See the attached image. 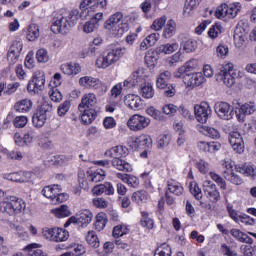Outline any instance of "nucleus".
<instances>
[{
    "label": "nucleus",
    "instance_id": "39448f33",
    "mask_svg": "<svg viewBox=\"0 0 256 256\" xmlns=\"http://www.w3.org/2000/svg\"><path fill=\"white\" fill-rule=\"evenodd\" d=\"M235 66L231 62H224L220 64L217 69V81H222L226 87H233L235 85Z\"/></svg>",
    "mask_w": 256,
    "mask_h": 256
},
{
    "label": "nucleus",
    "instance_id": "7ed1b4c3",
    "mask_svg": "<svg viewBox=\"0 0 256 256\" xmlns=\"http://www.w3.org/2000/svg\"><path fill=\"white\" fill-rule=\"evenodd\" d=\"M25 207V201L15 196L6 197L0 202V212L7 213L8 215L21 213Z\"/></svg>",
    "mask_w": 256,
    "mask_h": 256
},
{
    "label": "nucleus",
    "instance_id": "bb28decb",
    "mask_svg": "<svg viewBox=\"0 0 256 256\" xmlns=\"http://www.w3.org/2000/svg\"><path fill=\"white\" fill-rule=\"evenodd\" d=\"M60 70L68 77H75L81 73V64L77 62L64 63L60 66Z\"/></svg>",
    "mask_w": 256,
    "mask_h": 256
},
{
    "label": "nucleus",
    "instance_id": "8fccbe9b",
    "mask_svg": "<svg viewBox=\"0 0 256 256\" xmlns=\"http://www.w3.org/2000/svg\"><path fill=\"white\" fill-rule=\"evenodd\" d=\"M89 177H87V172L85 173L83 170H80L78 172V183L79 188L84 189V191H87L89 189Z\"/></svg>",
    "mask_w": 256,
    "mask_h": 256
},
{
    "label": "nucleus",
    "instance_id": "de8ad7c7",
    "mask_svg": "<svg viewBox=\"0 0 256 256\" xmlns=\"http://www.w3.org/2000/svg\"><path fill=\"white\" fill-rule=\"evenodd\" d=\"M86 243L93 247L94 249H97L100 245L99 237L97 236V233L95 231H88L86 234Z\"/></svg>",
    "mask_w": 256,
    "mask_h": 256
},
{
    "label": "nucleus",
    "instance_id": "c756f323",
    "mask_svg": "<svg viewBox=\"0 0 256 256\" xmlns=\"http://www.w3.org/2000/svg\"><path fill=\"white\" fill-rule=\"evenodd\" d=\"M41 193L44 197H46V199H50V201L52 202L56 195H59V193H61V186H59L58 184L45 186L42 189Z\"/></svg>",
    "mask_w": 256,
    "mask_h": 256
},
{
    "label": "nucleus",
    "instance_id": "423d86ee",
    "mask_svg": "<svg viewBox=\"0 0 256 256\" xmlns=\"http://www.w3.org/2000/svg\"><path fill=\"white\" fill-rule=\"evenodd\" d=\"M147 79H149V71L145 68H138L126 80H124L123 87L131 89L133 87H137V85L141 86L144 85V83H147Z\"/></svg>",
    "mask_w": 256,
    "mask_h": 256
},
{
    "label": "nucleus",
    "instance_id": "338daca9",
    "mask_svg": "<svg viewBox=\"0 0 256 256\" xmlns=\"http://www.w3.org/2000/svg\"><path fill=\"white\" fill-rule=\"evenodd\" d=\"M36 59L38 63H47L49 61V52L47 51V49L40 48L36 52Z\"/></svg>",
    "mask_w": 256,
    "mask_h": 256
},
{
    "label": "nucleus",
    "instance_id": "49530a36",
    "mask_svg": "<svg viewBox=\"0 0 256 256\" xmlns=\"http://www.w3.org/2000/svg\"><path fill=\"white\" fill-rule=\"evenodd\" d=\"M107 221V215L105 213H98L96 216V222L94 224L96 231H103L107 225Z\"/></svg>",
    "mask_w": 256,
    "mask_h": 256
},
{
    "label": "nucleus",
    "instance_id": "f8f14e48",
    "mask_svg": "<svg viewBox=\"0 0 256 256\" xmlns=\"http://www.w3.org/2000/svg\"><path fill=\"white\" fill-rule=\"evenodd\" d=\"M249 32V23L245 20L238 22L234 31V45L237 49H241L247 41V33Z\"/></svg>",
    "mask_w": 256,
    "mask_h": 256
},
{
    "label": "nucleus",
    "instance_id": "dca6fc26",
    "mask_svg": "<svg viewBox=\"0 0 256 256\" xmlns=\"http://www.w3.org/2000/svg\"><path fill=\"white\" fill-rule=\"evenodd\" d=\"M203 191L212 203H217L221 199V193L217 189V185L211 180H204L202 183Z\"/></svg>",
    "mask_w": 256,
    "mask_h": 256
},
{
    "label": "nucleus",
    "instance_id": "c85d7f7f",
    "mask_svg": "<svg viewBox=\"0 0 256 256\" xmlns=\"http://www.w3.org/2000/svg\"><path fill=\"white\" fill-rule=\"evenodd\" d=\"M127 151V147L114 146L105 152V156L110 157L111 159H121V157L127 156Z\"/></svg>",
    "mask_w": 256,
    "mask_h": 256
},
{
    "label": "nucleus",
    "instance_id": "3c124183",
    "mask_svg": "<svg viewBox=\"0 0 256 256\" xmlns=\"http://www.w3.org/2000/svg\"><path fill=\"white\" fill-rule=\"evenodd\" d=\"M52 213L55 215V217H58V219H63L71 215V211H69V207L65 205L52 209Z\"/></svg>",
    "mask_w": 256,
    "mask_h": 256
},
{
    "label": "nucleus",
    "instance_id": "6e6d98bb",
    "mask_svg": "<svg viewBox=\"0 0 256 256\" xmlns=\"http://www.w3.org/2000/svg\"><path fill=\"white\" fill-rule=\"evenodd\" d=\"M172 253L171 246L164 243L155 250L154 256H171Z\"/></svg>",
    "mask_w": 256,
    "mask_h": 256
},
{
    "label": "nucleus",
    "instance_id": "f03ea898",
    "mask_svg": "<svg viewBox=\"0 0 256 256\" xmlns=\"http://www.w3.org/2000/svg\"><path fill=\"white\" fill-rule=\"evenodd\" d=\"M123 55H125V48L117 47L111 49L106 55L100 56L96 59V67H98V69H107V67L115 65Z\"/></svg>",
    "mask_w": 256,
    "mask_h": 256
},
{
    "label": "nucleus",
    "instance_id": "4468645a",
    "mask_svg": "<svg viewBox=\"0 0 256 256\" xmlns=\"http://www.w3.org/2000/svg\"><path fill=\"white\" fill-rule=\"evenodd\" d=\"M69 29H71V26L69 24V19L63 15L54 16L51 21V31L52 33L61 34V35H67L69 32Z\"/></svg>",
    "mask_w": 256,
    "mask_h": 256
},
{
    "label": "nucleus",
    "instance_id": "ddd939ff",
    "mask_svg": "<svg viewBox=\"0 0 256 256\" xmlns=\"http://www.w3.org/2000/svg\"><path fill=\"white\" fill-rule=\"evenodd\" d=\"M43 89H45V72L37 71L28 82L27 91L30 92L31 95H37V93L43 91Z\"/></svg>",
    "mask_w": 256,
    "mask_h": 256
},
{
    "label": "nucleus",
    "instance_id": "4d7b16f0",
    "mask_svg": "<svg viewBox=\"0 0 256 256\" xmlns=\"http://www.w3.org/2000/svg\"><path fill=\"white\" fill-rule=\"evenodd\" d=\"M168 191L173 195H183V186L179 182H169Z\"/></svg>",
    "mask_w": 256,
    "mask_h": 256
},
{
    "label": "nucleus",
    "instance_id": "a211bd4d",
    "mask_svg": "<svg viewBox=\"0 0 256 256\" xmlns=\"http://www.w3.org/2000/svg\"><path fill=\"white\" fill-rule=\"evenodd\" d=\"M215 113L218 115L220 119H223L224 121H229L233 119V115H235L232 106L229 105V103L227 102L216 103Z\"/></svg>",
    "mask_w": 256,
    "mask_h": 256
},
{
    "label": "nucleus",
    "instance_id": "9d476101",
    "mask_svg": "<svg viewBox=\"0 0 256 256\" xmlns=\"http://www.w3.org/2000/svg\"><path fill=\"white\" fill-rule=\"evenodd\" d=\"M126 125L130 131L137 133L147 129L151 125V119L141 114H134L128 119Z\"/></svg>",
    "mask_w": 256,
    "mask_h": 256
},
{
    "label": "nucleus",
    "instance_id": "6ab92c4d",
    "mask_svg": "<svg viewBox=\"0 0 256 256\" xmlns=\"http://www.w3.org/2000/svg\"><path fill=\"white\" fill-rule=\"evenodd\" d=\"M124 105L131 111H141L143 109V98L137 94H126L124 96Z\"/></svg>",
    "mask_w": 256,
    "mask_h": 256
},
{
    "label": "nucleus",
    "instance_id": "0e129e2a",
    "mask_svg": "<svg viewBox=\"0 0 256 256\" xmlns=\"http://www.w3.org/2000/svg\"><path fill=\"white\" fill-rule=\"evenodd\" d=\"M157 143H158L159 149H165V147H168L169 143H171V135L162 134L158 136Z\"/></svg>",
    "mask_w": 256,
    "mask_h": 256
},
{
    "label": "nucleus",
    "instance_id": "412c9836",
    "mask_svg": "<svg viewBox=\"0 0 256 256\" xmlns=\"http://www.w3.org/2000/svg\"><path fill=\"white\" fill-rule=\"evenodd\" d=\"M78 85L83 87V89H101L103 82L93 76H82L78 80Z\"/></svg>",
    "mask_w": 256,
    "mask_h": 256
},
{
    "label": "nucleus",
    "instance_id": "603ef678",
    "mask_svg": "<svg viewBox=\"0 0 256 256\" xmlns=\"http://www.w3.org/2000/svg\"><path fill=\"white\" fill-rule=\"evenodd\" d=\"M223 33V26L219 23L212 25L208 31L210 39H217Z\"/></svg>",
    "mask_w": 256,
    "mask_h": 256
},
{
    "label": "nucleus",
    "instance_id": "f257e3e1",
    "mask_svg": "<svg viewBox=\"0 0 256 256\" xmlns=\"http://www.w3.org/2000/svg\"><path fill=\"white\" fill-rule=\"evenodd\" d=\"M123 19V14L121 12H116L111 15L105 22V29L109 31L112 37H123L127 31H129L128 23H121ZM120 23V24H119Z\"/></svg>",
    "mask_w": 256,
    "mask_h": 256
},
{
    "label": "nucleus",
    "instance_id": "a878e982",
    "mask_svg": "<svg viewBox=\"0 0 256 256\" xmlns=\"http://www.w3.org/2000/svg\"><path fill=\"white\" fill-rule=\"evenodd\" d=\"M81 113L80 119L83 125H91L97 119V110L95 108L78 109Z\"/></svg>",
    "mask_w": 256,
    "mask_h": 256
},
{
    "label": "nucleus",
    "instance_id": "c03bdc74",
    "mask_svg": "<svg viewBox=\"0 0 256 256\" xmlns=\"http://www.w3.org/2000/svg\"><path fill=\"white\" fill-rule=\"evenodd\" d=\"M235 169L238 173L245 175V177H255L256 176L255 167H253L251 165L245 164L243 166H236Z\"/></svg>",
    "mask_w": 256,
    "mask_h": 256
},
{
    "label": "nucleus",
    "instance_id": "4c0bfd02",
    "mask_svg": "<svg viewBox=\"0 0 256 256\" xmlns=\"http://www.w3.org/2000/svg\"><path fill=\"white\" fill-rule=\"evenodd\" d=\"M65 17L68 19L70 27H75V25H77V23L79 22V19L87 18V16H83V12H79L78 9L71 10Z\"/></svg>",
    "mask_w": 256,
    "mask_h": 256
},
{
    "label": "nucleus",
    "instance_id": "a19ab883",
    "mask_svg": "<svg viewBox=\"0 0 256 256\" xmlns=\"http://www.w3.org/2000/svg\"><path fill=\"white\" fill-rule=\"evenodd\" d=\"M140 91L144 99H153V97L155 96V89H153L152 83L145 82L140 86Z\"/></svg>",
    "mask_w": 256,
    "mask_h": 256
},
{
    "label": "nucleus",
    "instance_id": "774afa93",
    "mask_svg": "<svg viewBox=\"0 0 256 256\" xmlns=\"http://www.w3.org/2000/svg\"><path fill=\"white\" fill-rule=\"evenodd\" d=\"M29 122V118L27 116H16L13 120V125L16 127V129H23L25 125Z\"/></svg>",
    "mask_w": 256,
    "mask_h": 256
},
{
    "label": "nucleus",
    "instance_id": "e433bc0d",
    "mask_svg": "<svg viewBox=\"0 0 256 256\" xmlns=\"http://www.w3.org/2000/svg\"><path fill=\"white\" fill-rule=\"evenodd\" d=\"M197 130L199 131V133H202V135L210 137V139H219V137H221L219 130L212 127L198 125Z\"/></svg>",
    "mask_w": 256,
    "mask_h": 256
},
{
    "label": "nucleus",
    "instance_id": "aec40b11",
    "mask_svg": "<svg viewBox=\"0 0 256 256\" xmlns=\"http://www.w3.org/2000/svg\"><path fill=\"white\" fill-rule=\"evenodd\" d=\"M229 143L235 151V153H238L241 155L245 151V141H243V136L239 132H231L229 135Z\"/></svg>",
    "mask_w": 256,
    "mask_h": 256
},
{
    "label": "nucleus",
    "instance_id": "393cba45",
    "mask_svg": "<svg viewBox=\"0 0 256 256\" xmlns=\"http://www.w3.org/2000/svg\"><path fill=\"white\" fill-rule=\"evenodd\" d=\"M136 149H153V138L147 134H141L133 141Z\"/></svg>",
    "mask_w": 256,
    "mask_h": 256
},
{
    "label": "nucleus",
    "instance_id": "13d9d810",
    "mask_svg": "<svg viewBox=\"0 0 256 256\" xmlns=\"http://www.w3.org/2000/svg\"><path fill=\"white\" fill-rule=\"evenodd\" d=\"M99 29V24H97L94 20H89L82 25V30L84 33H94Z\"/></svg>",
    "mask_w": 256,
    "mask_h": 256
},
{
    "label": "nucleus",
    "instance_id": "20e7f679",
    "mask_svg": "<svg viewBox=\"0 0 256 256\" xmlns=\"http://www.w3.org/2000/svg\"><path fill=\"white\" fill-rule=\"evenodd\" d=\"M239 13H241V3L234 2L218 6L215 15L217 19H221L222 21H231V19H235Z\"/></svg>",
    "mask_w": 256,
    "mask_h": 256
},
{
    "label": "nucleus",
    "instance_id": "1a4fd4ad",
    "mask_svg": "<svg viewBox=\"0 0 256 256\" xmlns=\"http://www.w3.org/2000/svg\"><path fill=\"white\" fill-rule=\"evenodd\" d=\"M93 221V213L90 210L84 209L81 210L76 216H71L64 227H69V225H77V227H81L82 229L87 227Z\"/></svg>",
    "mask_w": 256,
    "mask_h": 256
},
{
    "label": "nucleus",
    "instance_id": "0eeeda50",
    "mask_svg": "<svg viewBox=\"0 0 256 256\" xmlns=\"http://www.w3.org/2000/svg\"><path fill=\"white\" fill-rule=\"evenodd\" d=\"M107 7V0H82L79 5L80 11L83 13V17H91L93 13H97L99 9H105Z\"/></svg>",
    "mask_w": 256,
    "mask_h": 256
},
{
    "label": "nucleus",
    "instance_id": "864d4df0",
    "mask_svg": "<svg viewBox=\"0 0 256 256\" xmlns=\"http://www.w3.org/2000/svg\"><path fill=\"white\" fill-rule=\"evenodd\" d=\"M147 199H148L147 192L143 190L134 192L132 194V201L134 203H137L138 205H141V203H146Z\"/></svg>",
    "mask_w": 256,
    "mask_h": 256
},
{
    "label": "nucleus",
    "instance_id": "2f4dec72",
    "mask_svg": "<svg viewBox=\"0 0 256 256\" xmlns=\"http://www.w3.org/2000/svg\"><path fill=\"white\" fill-rule=\"evenodd\" d=\"M106 175L103 169H90L87 171V177L90 183H100V181L105 179Z\"/></svg>",
    "mask_w": 256,
    "mask_h": 256
},
{
    "label": "nucleus",
    "instance_id": "f704fd0d",
    "mask_svg": "<svg viewBox=\"0 0 256 256\" xmlns=\"http://www.w3.org/2000/svg\"><path fill=\"white\" fill-rule=\"evenodd\" d=\"M159 55H161L159 52H157L156 48L155 50L149 51L145 56V63L148 67V69H155L157 67V63L159 61Z\"/></svg>",
    "mask_w": 256,
    "mask_h": 256
},
{
    "label": "nucleus",
    "instance_id": "bf43d9fd",
    "mask_svg": "<svg viewBox=\"0 0 256 256\" xmlns=\"http://www.w3.org/2000/svg\"><path fill=\"white\" fill-rule=\"evenodd\" d=\"M226 209H227L230 219H233L239 225L240 219L243 214H240L239 211L235 210L231 204H228L226 206Z\"/></svg>",
    "mask_w": 256,
    "mask_h": 256
},
{
    "label": "nucleus",
    "instance_id": "7c9ffc66",
    "mask_svg": "<svg viewBox=\"0 0 256 256\" xmlns=\"http://www.w3.org/2000/svg\"><path fill=\"white\" fill-rule=\"evenodd\" d=\"M111 165L114 167V169L124 171L125 173H131V171H133V166L121 158L112 159Z\"/></svg>",
    "mask_w": 256,
    "mask_h": 256
},
{
    "label": "nucleus",
    "instance_id": "4be33fe9",
    "mask_svg": "<svg viewBox=\"0 0 256 256\" xmlns=\"http://www.w3.org/2000/svg\"><path fill=\"white\" fill-rule=\"evenodd\" d=\"M256 111L255 102H246L240 106L238 111H236V118L239 123H243L245 121V117L247 115H253Z\"/></svg>",
    "mask_w": 256,
    "mask_h": 256
},
{
    "label": "nucleus",
    "instance_id": "09e8293b",
    "mask_svg": "<svg viewBox=\"0 0 256 256\" xmlns=\"http://www.w3.org/2000/svg\"><path fill=\"white\" fill-rule=\"evenodd\" d=\"M0 153H2L3 155H7L8 159H12L14 161H21V159H23V153L15 150L9 152V150L4 148L3 146H0Z\"/></svg>",
    "mask_w": 256,
    "mask_h": 256
},
{
    "label": "nucleus",
    "instance_id": "cd10ccee",
    "mask_svg": "<svg viewBox=\"0 0 256 256\" xmlns=\"http://www.w3.org/2000/svg\"><path fill=\"white\" fill-rule=\"evenodd\" d=\"M47 122V109L40 107L36 110V113L32 116V123L34 127L40 129Z\"/></svg>",
    "mask_w": 256,
    "mask_h": 256
},
{
    "label": "nucleus",
    "instance_id": "58836bf2",
    "mask_svg": "<svg viewBox=\"0 0 256 256\" xmlns=\"http://www.w3.org/2000/svg\"><path fill=\"white\" fill-rule=\"evenodd\" d=\"M30 256H47V253L41 249V244L31 243L24 248Z\"/></svg>",
    "mask_w": 256,
    "mask_h": 256
},
{
    "label": "nucleus",
    "instance_id": "f3484780",
    "mask_svg": "<svg viewBox=\"0 0 256 256\" xmlns=\"http://www.w3.org/2000/svg\"><path fill=\"white\" fill-rule=\"evenodd\" d=\"M205 76L201 72L189 73L183 76V83L186 87H201L205 83Z\"/></svg>",
    "mask_w": 256,
    "mask_h": 256
},
{
    "label": "nucleus",
    "instance_id": "79ce46f5",
    "mask_svg": "<svg viewBox=\"0 0 256 256\" xmlns=\"http://www.w3.org/2000/svg\"><path fill=\"white\" fill-rule=\"evenodd\" d=\"M39 25L30 24L27 28L26 38L28 41H37L39 39Z\"/></svg>",
    "mask_w": 256,
    "mask_h": 256
},
{
    "label": "nucleus",
    "instance_id": "a18cd8bd",
    "mask_svg": "<svg viewBox=\"0 0 256 256\" xmlns=\"http://www.w3.org/2000/svg\"><path fill=\"white\" fill-rule=\"evenodd\" d=\"M24 142L26 146L33 145L37 139H39V134L34 129H29L24 133Z\"/></svg>",
    "mask_w": 256,
    "mask_h": 256
},
{
    "label": "nucleus",
    "instance_id": "052dcab7",
    "mask_svg": "<svg viewBox=\"0 0 256 256\" xmlns=\"http://www.w3.org/2000/svg\"><path fill=\"white\" fill-rule=\"evenodd\" d=\"M165 23H167V16H162L160 18H157L153 21L151 25V29L153 31H161V29L165 27Z\"/></svg>",
    "mask_w": 256,
    "mask_h": 256
},
{
    "label": "nucleus",
    "instance_id": "c9c22d12",
    "mask_svg": "<svg viewBox=\"0 0 256 256\" xmlns=\"http://www.w3.org/2000/svg\"><path fill=\"white\" fill-rule=\"evenodd\" d=\"M230 234L232 235V237H234V239H237L240 243H247L248 245L253 244V239L249 237V235H247L244 232H241V230L237 228L231 229Z\"/></svg>",
    "mask_w": 256,
    "mask_h": 256
},
{
    "label": "nucleus",
    "instance_id": "680f3d73",
    "mask_svg": "<svg viewBox=\"0 0 256 256\" xmlns=\"http://www.w3.org/2000/svg\"><path fill=\"white\" fill-rule=\"evenodd\" d=\"M210 177L212 181H215V183L218 185V187H220V189H223L224 191L225 189H227V182H225L223 177H221L219 174L215 172H210Z\"/></svg>",
    "mask_w": 256,
    "mask_h": 256
},
{
    "label": "nucleus",
    "instance_id": "473e14b6",
    "mask_svg": "<svg viewBox=\"0 0 256 256\" xmlns=\"http://www.w3.org/2000/svg\"><path fill=\"white\" fill-rule=\"evenodd\" d=\"M179 49V43H166L161 44L158 47H156V51L160 55H171L172 53H175Z\"/></svg>",
    "mask_w": 256,
    "mask_h": 256
},
{
    "label": "nucleus",
    "instance_id": "5701e85b",
    "mask_svg": "<svg viewBox=\"0 0 256 256\" xmlns=\"http://www.w3.org/2000/svg\"><path fill=\"white\" fill-rule=\"evenodd\" d=\"M33 177V172L29 171H20L14 172L6 175L8 181H13L14 183H27Z\"/></svg>",
    "mask_w": 256,
    "mask_h": 256
},
{
    "label": "nucleus",
    "instance_id": "ea45409f",
    "mask_svg": "<svg viewBox=\"0 0 256 256\" xmlns=\"http://www.w3.org/2000/svg\"><path fill=\"white\" fill-rule=\"evenodd\" d=\"M131 228L127 224H119L114 226L112 235L115 239H119V237H123V235H129Z\"/></svg>",
    "mask_w": 256,
    "mask_h": 256
},
{
    "label": "nucleus",
    "instance_id": "9b49d317",
    "mask_svg": "<svg viewBox=\"0 0 256 256\" xmlns=\"http://www.w3.org/2000/svg\"><path fill=\"white\" fill-rule=\"evenodd\" d=\"M42 235L45 239L54 241L55 243H61L69 239V231L63 228H44L42 230Z\"/></svg>",
    "mask_w": 256,
    "mask_h": 256
},
{
    "label": "nucleus",
    "instance_id": "2eb2a0df",
    "mask_svg": "<svg viewBox=\"0 0 256 256\" xmlns=\"http://www.w3.org/2000/svg\"><path fill=\"white\" fill-rule=\"evenodd\" d=\"M211 113L213 111L207 102H202L194 106V115L198 123H207V119H209Z\"/></svg>",
    "mask_w": 256,
    "mask_h": 256
},
{
    "label": "nucleus",
    "instance_id": "6e6552de",
    "mask_svg": "<svg viewBox=\"0 0 256 256\" xmlns=\"http://www.w3.org/2000/svg\"><path fill=\"white\" fill-rule=\"evenodd\" d=\"M173 77L171 71L165 70L161 72L156 78V87L158 89H166L164 95L166 97H173L175 95V87L169 83Z\"/></svg>",
    "mask_w": 256,
    "mask_h": 256
},
{
    "label": "nucleus",
    "instance_id": "5fc2aeb1",
    "mask_svg": "<svg viewBox=\"0 0 256 256\" xmlns=\"http://www.w3.org/2000/svg\"><path fill=\"white\" fill-rule=\"evenodd\" d=\"M189 189L191 195H193L197 201L203 198V192H201V188H199V184H197V182H190Z\"/></svg>",
    "mask_w": 256,
    "mask_h": 256
},
{
    "label": "nucleus",
    "instance_id": "b1692460",
    "mask_svg": "<svg viewBox=\"0 0 256 256\" xmlns=\"http://www.w3.org/2000/svg\"><path fill=\"white\" fill-rule=\"evenodd\" d=\"M95 105H97V95L89 92L82 96L78 109H95Z\"/></svg>",
    "mask_w": 256,
    "mask_h": 256
},
{
    "label": "nucleus",
    "instance_id": "37998d69",
    "mask_svg": "<svg viewBox=\"0 0 256 256\" xmlns=\"http://www.w3.org/2000/svg\"><path fill=\"white\" fill-rule=\"evenodd\" d=\"M177 29V24L174 20H169L163 30V38L171 39L175 35V30Z\"/></svg>",
    "mask_w": 256,
    "mask_h": 256
},
{
    "label": "nucleus",
    "instance_id": "72a5a7b5",
    "mask_svg": "<svg viewBox=\"0 0 256 256\" xmlns=\"http://www.w3.org/2000/svg\"><path fill=\"white\" fill-rule=\"evenodd\" d=\"M33 108V101L31 99H22L15 103L14 109L17 113H29Z\"/></svg>",
    "mask_w": 256,
    "mask_h": 256
},
{
    "label": "nucleus",
    "instance_id": "69168bd1",
    "mask_svg": "<svg viewBox=\"0 0 256 256\" xmlns=\"http://www.w3.org/2000/svg\"><path fill=\"white\" fill-rule=\"evenodd\" d=\"M182 48L185 53H193V51L197 49V41L193 39L186 40L185 42H183Z\"/></svg>",
    "mask_w": 256,
    "mask_h": 256
},
{
    "label": "nucleus",
    "instance_id": "e2e57ef3",
    "mask_svg": "<svg viewBox=\"0 0 256 256\" xmlns=\"http://www.w3.org/2000/svg\"><path fill=\"white\" fill-rule=\"evenodd\" d=\"M48 95H49L51 101H54V103H59V101H62V99H63V95L61 94L59 89L56 87H51L48 92Z\"/></svg>",
    "mask_w": 256,
    "mask_h": 256
}]
</instances>
